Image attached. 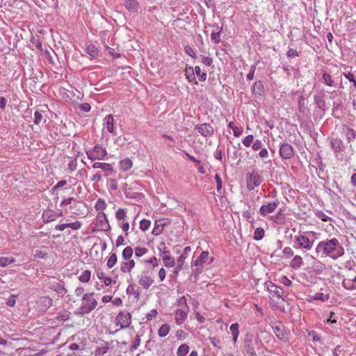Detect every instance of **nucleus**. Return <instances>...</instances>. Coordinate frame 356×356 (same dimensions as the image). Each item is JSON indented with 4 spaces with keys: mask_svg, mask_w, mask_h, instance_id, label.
Here are the masks:
<instances>
[{
    "mask_svg": "<svg viewBox=\"0 0 356 356\" xmlns=\"http://www.w3.org/2000/svg\"><path fill=\"white\" fill-rule=\"evenodd\" d=\"M315 250L318 255L329 257L334 260L344 253L343 247L336 238L319 242Z\"/></svg>",
    "mask_w": 356,
    "mask_h": 356,
    "instance_id": "1",
    "label": "nucleus"
},
{
    "mask_svg": "<svg viewBox=\"0 0 356 356\" xmlns=\"http://www.w3.org/2000/svg\"><path fill=\"white\" fill-rule=\"evenodd\" d=\"M176 337L179 340H183L187 337V334L182 330H179L176 332Z\"/></svg>",
    "mask_w": 356,
    "mask_h": 356,
    "instance_id": "64",
    "label": "nucleus"
},
{
    "mask_svg": "<svg viewBox=\"0 0 356 356\" xmlns=\"http://www.w3.org/2000/svg\"><path fill=\"white\" fill-rule=\"evenodd\" d=\"M211 38L214 43H218L220 41V32H213L211 35Z\"/></svg>",
    "mask_w": 356,
    "mask_h": 356,
    "instance_id": "59",
    "label": "nucleus"
},
{
    "mask_svg": "<svg viewBox=\"0 0 356 356\" xmlns=\"http://www.w3.org/2000/svg\"><path fill=\"white\" fill-rule=\"evenodd\" d=\"M48 287L49 289L56 292L60 296H63L67 293V290L64 285L61 282H51L48 283Z\"/></svg>",
    "mask_w": 356,
    "mask_h": 356,
    "instance_id": "18",
    "label": "nucleus"
},
{
    "mask_svg": "<svg viewBox=\"0 0 356 356\" xmlns=\"http://www.w3.org/2000/svg\"><path fill=\"white\" fill-rule=\"evenodd\" d=\"M238 327L239 325L237 323H233L230 325L229 330L231 331L232 335L239 334Z\"/></svg>",
    "mask_w": 356,
    "mask_h": 356,
    "instance_id": "60",
    "label": "nucleus"
},
{
    "mask_svg": "<svg viewBox=\"0 0 356 356\" xmlns=\"http://www.w3.org/2000/svg\"><path fill=\"white\" fill-rule=\"evenodd\" d=\"M106 51L107 54H108L109 55H111V56H113L115 58L120 57V54L116 53L113 48H111L108 46L106 47Z\"/></svg>",
    "mask_w": 356,
    "mask_h": 356,
    "instance_id": "56",
    "label": "nucleus"
},
{
    "mask_svg": "<svg viewBox=\"0 0 356 356\" xmlns=\"http://www.w3.org/2000/svg\"><path fill=\"white\" fill-rule=\"evenodd\" d=\"M189 351V346L185 343L181 344L177 351V356H185Z\"/></svg>",
    "mask_w": 356,
    "mask_h": 356,
    "instance_id": "40",
    "label": "nucleus"
},
{
    "mask_svg": "<svg viewBox=\"0 0 356 356\" xmlns=\"http://www.w3.org/2000/svg\"><path fill=\"white\" fill-rule=\"evenodd\" d=\"M86 154L91 161L104 160L107 156V151L106 148L97 144L92 149L86 150Z\"/></svg>",
    "mask_w": 356,
    "mask_h": 356,
    "instance_id": "6",
    "label": "nucleus"
},
{
    "mask_svg": "<svg viewBox=\"0 0 356 356\" xmlns=\"http://www.w3.org/2000/svg\"><path fill=\"white\" fill-rule=\"evenodd\" d=\"M134 250L131 246H127L122 251V256L124 260L132 259Z\"/></svg>",
    "mask_w": 356,
    "mask_h": 356,
    "instance_id": "33",
    "label": "nucleus"
},
{
    "mask_svg": "<svg viewBox=\"0 0 356 356\" xmlns=\"http://www.w3.org/2000/svg\"><path fill=\"white\" fill-rule=\"evenodd\" d=\"M215 180L216 181V191L218 193H222V183L220 177L216 174L215 175Z\"/></svg>",
    "mask_w": 356,
    "mask_h": 356,
    "instance_id": "51",
    "label": "nucleus"
},
{
    "mask_svg": "<svg viewBox=\"0 0 356 356\" xmlns=\"http://www.w3.org/2000/svg\"><path fill=\"white\" fill-rule=\"evenodd\" d=\"M158 250L159 252V255L163 259V264L167 268L173 267L175 264V259L171 257L169 251L167 250V247L165 243L161 242L158 246Z\"/></svg>",
    "mask_w": 356,
    "mask_h": 356,
    "instance_id": "7",
    "label": "nucleus"
},
{
    "mask_svg": "<svg viewBox=\"0 0 356 356\" xmlns=\"http://www.w3.org/2000/svg\"><path fill=\"white\" fill-rule=\"evenodd\" d=\"M184 49H185L186 53L188 56H191V57H193V58H195V57L196 54H195V50L193 49V48H192V47H190V46H186V47H184Z\"/></svg>",
    "mask_w": 356,
    "mask_h": 356,
    "instance_id": "63",
    "label": "nucleus"
},
{
    "mask_svg": "<svg viewBox=\"0 0 356 356\" xmlns=\"http://www.w3.org/2000/svg\"><path fill=\"white\" fill-rule=\"evenodd\" d=\"M194 70V74L197 75L200 81H204L207 79V74L202 72L199 66H195Z\"/></svg>",
    "mask_w": 356,
    "mask_h": 356,
    "instance_id": "38",
    "label": "nucleus"
},
{
    "mask_svg": "<svg viewBox=\"0 0 356 356\" xmlns=\"http://www.w3.org/2000/svg\"><path fill=\"white\" fill-rule=\"evenodd\" d=\"M177 303L180 308L184 309L185 310H189L188 306L187 305V299L184 296L179 298V300H177Z\"/></svg>",
    "mask_w": 356,
    "mask_h": 356,
    "instance_id": "45",
    "label": "nucleus"
},
{
    "mask_svg": "<svg viewBox=\"0 0 356 356\" xmlns=\"http://www.w3.org/2000/svg\"><path fill=\"white\" fill-rule=\"evenodd\" d=\"M143 263L146 265L150 264L152 266H149L150 268H153V269L159 266V261L156 257H152L149 258V259H146L143 261Z\"/></svg>",
    "mask_w": 356,
    "mask_h": 356,
    "instance_id": "46",
    "label": "nucleus"
},
{
    "mask_svg": "<svg viewBox=\"0 0 356 356\" xmlns=\"http://www.w3.org/2000/svg\"><path fill=\"white\" fill-rule=\"evenodd\" d=\"M93 168H100L105 174V176L111 175L113 172V167L111 163L95 162L92 164Z\"/></svg>",
    "mask_w": 356,
    "mask_h": 356,
    "instance_id": "16",
    "label": "nucleus"
},
{
    "mask_svg": "<svg viewBox=\"0 0 356 356\" xmlns=\"http://www.w3.org/2000/svg\"><path fill=\"white\" fill-rule=\"evenodd\" d=\"M127 210L123 208H120L115 213V217L118 220H123L126 217Z\"/></svg>",
    "mask_w": 356,
    "mask_h": 356,
    "instance_id": "48",
    "label": "nucleus"
},
{
    "mask_svg": "<svg viewBox=\"0 0 356 356\" xmlns=\"http://www.w3.org/2000/svg\"><path fill=\"white\" fill-rule=\"evenodd\" d=\"M209 340L210 341L211 343L218 348H221V346H220V339L218 338H216V337H209Z\"/></svg>",
    "mask_w": 356,
    "mask_h": 356,
    "instance_id": "57",
    "label": "nucleus"
},
{
    "mask_svg": "<svg viewBox=\"0 0 356 356\" xmlns=\"http://www.w3.org/2000/svg\"><path fill=\"white\" fill-rule=\"evenodd\" d=\"M131 322V315L129 312H120L116 318V325L121 329L128 327Z\"/></svg>",
    "mask_w": 356,
    "mask_h": 356,
    "instance_id": "9",
    "label": "nucleus"
},
{
    "mask_svg": "<svg viewBox=\"0 0 356 356\" xmlns=\"http://www.w3.org/2000/svg\"><path fill=\"white\" fill-rule=\"evenodd\" d=\"M331 147L335 152H339L343 148V142L341 139L336 138L331 140Z\"/></svg>",
    "mask_w": 356,
    "mask_h": 356,
    "instance_id": "28",
    "label": "nucleus"
},
{
    "mask_svg": "<svg viewBox=\"0 0 356 356\" xmlns=\"http://www.w3.org/2000/svg\"><path fill=\"white\" fill-rule=\"evenodd\" d=\"M345 134H346V138L349 142L355 139L356 132L353 129H347Z\"/></svg>",
    "mask_w": 356,
    "mask_h": 356,
    "instance_id": "50",
    "label": "nucleus"
},
{
    "mask_svg": "<svg viewBox=\"0 0 356 356\" xmlns=\"http://www.w3.org/2000/svg\"><path fill=\"white\" fill-rule=\"evenodd\" d=\"M188 310L178 308L175 312V323L177 325H181L187 318Z\"/></svg>",
    "mask_w": 356,
    "mask_h": 356,
    "instance_id": "17",
    "label": "nucleus"
},
{
    "mask_svg": "<svg viewBox=\"0 0 356 356\" xmlns=\"http://www.w3.org/2000/svg\"><path fill=\"white\" fill-rule=\"evenodd\" d=\"M97 306V301L94 298V293H86L82 297V303L76 312V314L83 316L90 313Z\"/></svg>",
    "mask_w": 356,
    "mask_h": 356,
    "instance_id": "3",
    "label": "nucleus"
},
{
    "mask_svg": "<svg viewBox=\"0 0 356 356\" xmlns=\"http://www.w3.org/2000/svg\"><path fill=\"white\" fill-rule=\"evenodd\" d=\"M265 286L273 297H277L279 298L282 297L284 293L282 288L275 285L271 282H266Z\"/></svg>",
    "mask_w": 356,
    "mask_h": 356,
    "instance_id": "13",
    "label": "nucleus"
},
{
    "mask_svg": "<svg viewBox=\"0 0 356 356\" xmlns=\"http://www.w3.org/2000/svg\"><path fill=\"white\" fill-rule=\"evenodd\" d=\"M282 253L286 259L291 258L293 256V251L291 248L286 247L283 249Z\"/></svg>",
    "mask_w": 356,
    "mask_h": 356,
    "instance_id": "52",
    "label": "nucleus"
},
{
    "mask_svg": "<svg viewBox=\"0 0 356 356\" xmlns=\"http://www.w3.org/2000/svg\"><path fill=\"white\" fill-rule=\"evenodd\" d=\"M254 136L252 134H250V135H248L247 136H245L243 140H242V143L243 145L246 147H249L251 146V145L254 142Z\"/></svg>",
    "mask_w": 356,
    "mask_h": 356,
    "instance_id": "44",
    "label": "nucleus"
},
{
    "mask_svg": "<svg viewBox=\"0 0 356 356\" xmlns=\"http://www.w3.org/2000/svg\"><path fill=\"white\" fill-rule=\"evenodd\" d=\"M150 225L151 221L149 220L143 219L140 221V229L143 232H145L149 228Z\"/></svg>",
    "mask_w": 356,
    "mask_h": 356,
    "instance_id": "47",
    "label": "nucleus"
},
{
    "mask_svg": "<svg viewBox=\"0 0 356 356\" xmlns=\"http://www.w3.org/2000/svg\"><path fill=\"white\" fill-rule=\"evenodd\" d=\"M195 129L200 135L204 137H210L214 132L213 127L209 123L197 124Z\"/></svg>",
    "mask_w": 356,
    "mask_h": 356,
    "instance_id": "11",
    "label": "nucleus"
},
{
    "mask_svg": "<svg viewBox=\"0 0 356 356\" xmlns=\"http://www.w3.org/2000/svg\"><path fill=\"white\" fill-rule=\"evenodd\" d=\"M314 232L298 233L294 236L293 248L295 249H302L306 251L310 250L314 245V240L310 238L311 235H314Z\"/></svg>",
    "mask_w": 356,
    "mask_h": 356,
    "instance_id": "2",
    "label": "nucleus"
},
{
    "mask_svg": "<svg viewBox=\"0 0 356 356\" xmlns=\"http://www.w3.org/2000/svg\"><path fill=\"white\" fill-rule=\"evenodd\" d=\"M322 81H323V83L327 86H330V87H336L337 86L336 83L334 82V81L332 79V77L331 76V75L326 72H324L322 74Z\"/></svg>",
    "mask_w": 356,
    "mask_h": 356,
    "instance_id": "24",
    "label": "nucleus"
},
{
    "mask_svg": "<svg viewBox=\"0 0 356 356\" xmlns=\"http://www.w3.org/2000/svg\"><path fill=\"white\" fill-rule=\"evenodd\" d=\"M170 330V325L167 323H164L159 327L158 334L160 337H165L168 334Z\"/></svg>",
    "mask_w": 356,
    "mask_h": 356,
    "instance_id": "34",
    "label": "nucleus"
},
{
    "mask_svg": "<svg viewBox=\"0 0 356 356\" xmlns=\"http://www.w3.org/2000/svg\"><path fill=\"white\" fill-rule=\"evenodd\" d=\"M107 204L104 200L102 198H99L95 205V208L97 211H100L104 210L106 207Z\"/></svg>",
    "mask_w": 356,
    "mask_h": 356,
    "instance_id": "41",
    "label": "nucleus"
},
{
    "mask_svg": "<svg viewBox=\"0 0 356 356\" xmlns=\"http://www.w3.org/2000/svg\"><path fill=\"white\" fill-rule=\"evenodd\" d=\"M154 270L146 266L141 273L138 276V284L144 289H148L154 282Z\"/></svg>",
    "mask_w": 356,
    "mask_h": 356,
    "instance_id": "5",
    "label": "nucleus"
},
{
    "mask_svg": "<svg viewBox=\"0 0 356 356\" xmlns=\"http://www.w3.org/2000/svg\"><path fill=\"white\" fill-rule=\"evenodd\" d=\"M71 313L67 311H62L58 313L56 318L58 321H65L70 317Z\"/></svg>",
    "mask_w": 356,
    "mask_h": 356,
    "instance_id": "35",
    "label": "nucleus"
},
{
    "mask_svg": "<svg viewBox=\"0 0 356 356\" xmlns=\"http://www.w3.org/2000/svg\"><path fill=\"white\" fill-rule=\"evenodd\" d=\"M15 259L13 257H0V266L6 267L10 264H13Z\"/></svg>",
    "mask_w": 356,
    "mask_h": 356,
    "instance_id": "39",
    "label": "nucleus"
},
{
    "mask_svg": "<svg viewBox=\"0 0 356 356\" xmlns=\"http://www.w3.org/2000/svg\"><path fill=\"white\" fill-rule=\"evenodd\" d=\"M106 131L113 135H115L114 131V120L112 115H107L104 119L103 131Z\"/></svg>",
    "mask_w": 356,
    "mask_h": 356,
    "instance_id": "15",
    "label": "nucleus"
},
{
    "mask_svg": "<svg viewBox=\"0 0 356 356\" xmlns=\"http://www.w3.org/2000/svg\"><path fill=\"white\" fill-rule=\"evenodd\" d=\"M263 147V143L261 140L257 139L254 140L252 148L254 151H257Z\"/></svg>",
    "mask_w": 356,
    "mask_h": 356,
    "instance_id": "58",
    "label": "nucleus"
},
{
    "mask_svg": "<svg viewBox=\"0 0 356 356\" xmlns=\"http://www.w3.org/2000/svg\"><path fill=\"white\" fill-rule=\"evenodd\" d=\"M42 220L45 223L52 222L56 220V211L51 209H47L42 213Z\"/></svg>",
    "mask_w": 356,
    "mask_h": 356,
    "instance_id": "21",
    "label": "nucleus"
},
{
    "mask_svg": "<svg viewBox=\"0 0 356 356\" xmlns=\"http://www.w3.org/2000/svg\"><path fill=\"white\" fill-rule=\"evenodd\" d=\"M86 51L92 58H97L99 54L98 49L94 44L88 45L86 47Z\"/></svg>",
    "mask_w": 356,
    "mask_h": 356,
    "instance_id": "31",
    "label": "nucleus"
},
{
    "mask_svg": "<svg viewBox=\"0 0 356 356\" xmlns=\"http://www.w3.org/2000/svg\"><path fill=\"white\" fill-rule=\"evenodd\" d=\"M124 6L131 13H136L138 10L139 4L136 0H126Z\"/></svg>",
    "mask_w": 356,
    "mask_h": 356,
    "instance_id": "20",
    "label": "nucleus"
},
{
    "mask_svg": "<svg viewBox=\"0 0 356 356\" xmlns=\"http://www.w3.org/2000/svg\"><path fill=\"white\" fill-rule=\"evenodd\" d=\"M280 155L282 159H289L293 156V148L289 143H283L280 148Z\"/></svg>",
    "mask_w": 356,
    "mask_h": 356,
    "instance_id": "14",
    "label": "nucleus"
},
{
    "mask_svg": "<svg viewBox=\"0 0 356 356\" xmlns=\"http://www.w3.org/2000/svg\"><path fill=\"white\" fill-rule=\"evenodd\" d=\"M66 226L74 230H78L81 227V223L79 221H75L74 222L66 223Z\"/></svg>",
    "mask_w": 356,
    "mask_h": 356,
    "instance_id": "54",
    "label": "nucleus"
},
{
    "mask_svg": "<svg viewBox=\"0 0 356 356\" xmlns=\"http://www.w3.org/2000/svg\"><path fill=\"white\" fill-rule=\"evenodd\" d=\"M252 92L254 95L258 96H263L264 95V88L261 81L254 83L252 88Z\"/></svg>",
    "mask_w": 356,
    "mask_h": 356,
    "instance_id": "23",
    "label": "nucleus"
},
{
    "mask_svg": "<svg viewBox=\"0 0 356 356\" xmlns=\"http://www.w3.org/2000/svg\"><path fill=\"white\" fill-rule=\"evenodd\" d=\"M201 61L207 66H211L213 63V59L209 56H202Z\"/></svg>",
    "mask_w": 356,
    "mask_h": 356,
    "instance_id": "62",
    "label": "nucleus"
},
{
    "mask_svg": "<svg viewBox=\"0 0 356 356\" xmlns=\"http://www.w3.org/2000/svg\"><path fill=\"white\" fill-rule=\"evenodd\" d=\"M140 344V337L138 334H137L135 339L132 341V345L131 346V350H134L138 348V347Z\"/></svg>",
    "mask_w": 356,
    "mask_h": 356,
    "instance_id": "53",
    "label": "nucleus"
},
{
    "mask_svg": "<svg viewBox=\"0 0 356 356\" xmlns=\"http://www.w3.org/2000/svg\"><path fill=\"white\" fill-rule=\"evenodd\" d=\"M120 168L121 170L126 172L130 170L133 166V163L129 159H124L120 161Z\"/></svg>",
    "mask_w": 356,
    "mask_h": 356,
    "instance_id": "29",
    "label": "nucleus"
},
{
    "mask_svg": "<svg viewBox=\"0 0 356 356\" xmlns=\"http://www.w3.org/2000/svg\"><path fill=\"white\" fill-rule=\"evenodd\" d=\"M214 259L213 257H209L208 251H202L201 254L193 261L192 266L193 274L196 277L203 272L204 265L206 264H211Z\"/></svg>",
    "mask_w": 356,
    "mask_h": 356,
    "instance_id": "4",
    "label": "nucleus"
},
{
    "mask_svg": "<svg viewBox=\"0 0 356 356\" xmlns=\"http://www.w3.org/2000/svg\"><path fill=\"white\" fill-rule=\"evenodd\" d=\"M91 273L90 270H86L82 272L81 275L79 277V280L81 282H88L90 279Z\"/></svg>",
    "mask_w": 356,
    "mask_h": 356,
    "instance_id": "43",
    "label": "nucleus"
},
{
    "mask_svg": "<svg viewBox=\"0 0 356 356\" xmlns=\"http://www.w3.org/2000/svg\"><path fill=\"white\" fill-rule=\"evenodd\" d=\"M164 229V224L162 220H156L152 234L154 236H159L163 233Z\"/></svg>",
    "mask_w": 356,
    "mask_h": 356,
    "instance_id": "27",
    "label": "nucleus"
},
{
    "mask_svg": "<svg viewBox=\"0 0 356 356\" xmlns=\"http://www.w3.org/2000/svg\"><path fill=\"white\" fill-rule=\"evenodd\" d=\"M273 331L276 337L282 341H287L288 337L284 326L281 323H276L272 325Z\"/></svg>",
    "mask_w": 356,
    "mask_h": 356,
    "instance_id": "12",
    "label": "nucleus"
},
{
    "mask_svg": "<svg viewBox=\"0 0 356 356\" xmlns=\"http://www.w3.org/2000/svg\"><path fill=\"white\" fill-rule=\"evenodd\" d=\"M148 252V250L146 248L139 247L137 246L134 248V256L135 257L140 258L147 254Z\"/></svg>",
    "mask_w": 356,
    "mask_h": 356,
    "instance_id": "36",
    "label": "nucleus"
},
{
    "mask_svg": "<svg viewBox=\"0 0 356 356\" xmlns=\"http://www.w3.org/2000/svg\"><path fill=\"white\" fill-rule=\"evenodd\" d=\"M118 257L115 253H112L107 260L106 266L108 268H112L117 263Z\"/></svg>",
    "mask_w": 356,
    "mask_h": 356,
    "instance_id": "37",
    "label": "nucleus"
},
{
    "mask_svg": "<svg viewBox=\"0 0 356 356\" xmlns=\"http://www.w3.org/2000/svg\"><path fill=\"white\" fill-rule=\"evenodd\" d=\"M280 202L278 200H275L270 202L263 204L259 211L261 216H266L269 213H273L278 207Z\"/></svg>",
    "mask_w": 356,
    "mask_h": 356,
    "instance_id": "10",
    "label": "nucleus"
},
{
    "mask_svg": "<svg viewBox=\"0 0 356 356\" xmlns=\"http://www.w3.org/2000/svg\"><path fill=\"white\" fill-rule=\"evenodd\" d=\"M185 75L188 81L197 83L194 74V70L192 67H188L186 68Z\"/></svg>",
    "mask_w": 356,
    "mask_h": 356,
    "instance_id": "32",
    "label": "nucleus"
},
{
    "mask_svg": "<svg viewBox=\"0 0 356 356\" xmlns=\"http://www.w3.org/2000/svg\"><path fill=\"white\" fill-rule=\"evenodd\" d=\"M304 264L302 258L299 255L293 256L290 262V266L294 269L300 268Z\"/></svg>",
    "mask_w": 356,
    "mask_h": 356,
    "instance_id": "26",
    "label": "nucleus"
},
{
    "mask_svg": "<svg viewBox=\"0 0 356 356\" xmlns=\"http://www.w3.org/2000/svg\"><path fill=\"white\" fill-rule=\"evenodd\" d=\"M99 222L101 224L99 226L101 230L106 231L110 228L109 223L106 219L100 220Z\"/></svg>",
    "mask_w": 356,
    "mask_h": 356,
    "instance_id": "61",
    "label": "nucleus"
},
{
    "mask_svg": "<svg viewBox=\"0 0 356 356\" xmlns=\"http://www.w3.org/2000/svg\"><path fill=\"white\" fill-rule=\"evenodd\" d=\"M263 181V177L257 170H253L248 175L247 188L249 191L253 190L259 186Z\"/></svg>",
    "mask_w": 356,
    "mask_h": 356,
    "instance_id": "8",
    "label": "nucleus"
},
{
    "mask_svg": "<svg viewBox=\"0 0 356 356\" xmlns=\"http://www.w3.org/2000/svg\"><path fill=\"white\" fill-rule=\"evenodd\" d=\"M264 229L261 227H258L255 229L253 238L256 241L262 239L264 236Z\"/></svg>",
    "mask_w": 356,
    "mask_h": 356,
    "instance_id": "42",
    "label": "nucleus"
},
{
    "mask_svg": "<svg viewBox=\"0 0 356 356\" xmlns=\"http://www.w3.org/2000/svg\"><path fill=\"white\" fill-rule=\"evenodd\" d=\"M135 266L136 262L134 259L124 260L120 263V271L123 273H131Z\"/></svg>",
    "mask_w": 356,
    "mask_h": 356,
    "instance_id": "19",
    "label": "nucleus"
},
{
    "mask_svg": "<svg viewBox=\"0 0 356 356\" xmlns=\"http://www.w3.org/2000/svg\"><path fill=\"white\" fill-rule=\"evenodd\" d=\"M186 259V256L184 255H180L179 257L177 259V265L175 270H173V275L175 277L179 275V271L182 269Z\"/></svg>",
    "mask_w": 356,
    "mask_h": 356,
    "instance_id": "30",
    "label": "nucleus"
},
{
    "mask_svg": "<svg viewBox=\"0 0 356 356\" xmlns=\"http://www.w3.org/2000/svg\"><path fill=\"white\" fill-rule=\"evenodd\" d=\"M343 74L347 79L353 83L354 87L356 88V79H355L354 74L351 72H343Z\"/></svg>",
    "mask_w": 356,
    "mask_h": 356,
    "instance_id": "55",
    "label": "nucleus"
},
{
    "mask_svg": "<svg viewBox=\"0 0 356 356\" xmlns=\"http://www.w3.org/2000/svg\"><path fill=\"white\" fill-rule=\"evenodd\" d=\"M97 276L98 279L100 280L102 282H104L106 286H109L113 282L112 279L110 277L107 276L106 273L102 270H98L97 271Z\"/></svg>",
    "mask_w": 356,
    "mask_h": 356,
    "instance_id": "25",
    "label": "nucleus"
},
{
    "mask_svg": "<svg viewBox=\"0 0 356 356\" xmlns=\"http://www.w3.org/2000/svg\"><path fill=\"white\" fill-rule=\"evenodd\" d=\"M52 300L49 296H42L39 300V306L41 309L47 310L52 305Z\"/></svg>",
    "mask_w": 356,
    "mask_h": 356,
    "instance_id": "22",
    "label": "nucleus"
},
{
    "mask_svg": "<svg viewBox=\"0 0 356 356\" xmlns=\"http://www.w3.org/2000/svg\"><path fill=\"white\" fill-rule=\"evenodd\" d=\"M316 216H317V218H318L323 222H327V221L332 220V219L331 218H330L329 216L325 215V213L322 211H318L316 213Z\"/></svg>",
    "mask_w": 356,
    "mask_h": 356,
    "instance_id": "49",
    "label": "nucleus"
}]
</instances>
